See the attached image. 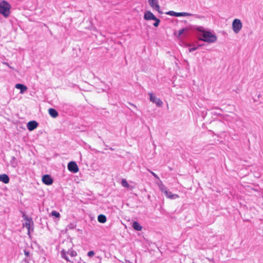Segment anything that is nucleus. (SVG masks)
<instances>
[{
  "instance_id": "nucleus-24",
  "label": "nucleus",
  "mask_w": 263,
  "mask_h": 263,
  "mask_svg": "<svg viewBox=\"0 0 263 263\" xmlns=\"http://www.w3.org/2000/svg\"><path fill=\"white\" fill-rule=\"evenodd\" d=\"M24 254L27 257L29 256V252L26 250H24Z\"/></svg>"
},
{
  "instance_id": "nucleus-8",
  "label": "nucleus",
  "mask_w": 263,
  "mask_h": 263,
  "mask_svg": "<svg viewBox=\"0 0 263 263\" xmlns=\"http://www.w3.org/2000/svg\"><path fill=\"white\" fill-rule=\"evenodd\" d=\"M166 14L170 15V16H173L176 17H179V16H193L194 14L188 13V12H176L174 11H170L167 12H166Z\"/></svg>"
},
{
  "instance_id": "nucleus-21",
  "label": "nucleus",
  "mask_w": 263,
  "mask_h": 263,
  "mask_svg": "<svg viewBox=\"0 0 263 263\" xmlns=\"http://www.w3.org/2000/svg\"><path fill=\"white\" fill-rule=\"evenodd\" d=\"M51 214L52 216H55L58 218L60 217V213L55 211H52L51 213Z\"/></svg>"
},
{
  "instance_id": "nucleus-9",
  "label": "nucleus",
  "mask_w": 263,
  "mask_h": 263,
  "mask_svg": "<svg viewBox=\"0 0 263 263\" xmlns=\"http://www.w3.org/2000/svg\"><path fill=\"white\" fill-rule=\"evenodd\" d=\"M149 96L150 101L153 103L155 104L158 107H161L163 105V102L158 98H157L153 93H149L148 94Z\"/></svg>"
},
{
  "instance_id": "nucleus-3",
  "label": "nucleus",
  "mask_w": 263,
  "mask_h": 263,
  "mask_svg": "<svg viewBox=\"0 0 263 263\" xmlns=\"http://www.w3.org/2000/svg\"><path fill=\"white\" fill-rule=\"evenodd\" d=\"M143 18L147 21H154L155 22L153 24V25L155 27H157L159 26L160 22V20L157 17H156L155 16V15L151 11L149 10H146L144 12Z\"/></svg>"
},
{
  "instance_id": "nucleus-15",
  "label": "nucleus",
  "mask_w": 263,
  "mask_h": 263,
  "mask_svg": "<svg viewBox=\"0 0 263 263\" xmlns=\"http://www.w3.org/2000/svg\"><path fill=\"white\" fill-rule=\"evenodd\" d=\"M0 181L5 184H7L9 182V177L5 174L0 175Z\"/></svg>"
},
{
  "instance_id": "nucleus-14",
  "label": "nucleus",
  "mask_w": 263,
  "mask_h": 263,
  "mask_svg": "<svg viewBox=\"0 0 263 263\" xmlns=\"http://www.w3.org/2000/svg\"><path fill=\"white\" fill-rule=\"evenodd\" d=\"M15 87L16 89L20 90V93L21 94L24 93L27 90V87L25 85L22 84H16L15 85Z\"/></svg>"
},
{
  "instance_id": "nucleus-16",
  "label": "nucleus",
  "mask_w": 263,
  "mask_h": 263,
  "mask_svg": "<svg viewBox=\"0 0 263 263\" xmlns=\"http://www.w3.org/2000/svg\"><path fill=\"white\" fill-rule=\"evenodd\" d=\"M48 112L50 116L53 118H55L58 116V112L53 108L49 109Z\"/></svg>"
},
{
  "instance_id": "nucleus-19",
  "label": "nucleus",
  "mask_w": 263,
  "mask_h": 263,
  "mask_svg": "<svg viewBox=\"0 0 263 263\" xmlns=\"http://www.w3.org/2000/svg\"><path fill=\"white\" fill-rule=\"evenodd\" d=\"M121 184L123 186L128 188L129 187V185L127 181L125 179H123L121 180Z\"/></svg>"
},
{
  "instance_id": "nucleus-12",
  "label": "nucleus",
  "mask_w": 263,
  "mask_h": 263,
  "mask_svg": "<svg viewBox=\"0 0 263 263\" xmlns=\"http://www.w3.org/2000/svg\"><path fill=\"white\" fill-rule=\"evenodd\" d=\"M42 182L46 185H50L53 183V179L49 175L43 176L42 178Z\"/></svg>"
},
{
  "instance_id": "nucleus-4",
  "label": "nucleus",
  "mask_w": 263,
  "mask_h": 263,
  "mask_svg": "<svg viewBox=\"0 0 263 263\" xmlns=\"http://www.w3.org/2000/svg\"><path fill=\"white\" fill-rule=\"evenodd\" d=\"M158 186L160 190L163 193L165 194V196L171 199H176L179 198V196L177 194H173L171 192L168 191L164 185L160 182L158 184Z\"/></svg>"
},
{
  "instance_id": "nucleus-22",
  "label": "nucleus",
  "mask_w": 263,
  "mask_h": 263,
  "mask_svg": "<svg viewBox=\"0 0 263 263\" xmlns=\"http://www.w3.org/2000/svg\"><path fill=\"white\" fill-rule=\"evenodd\" d=\"M94 255H95V252L93 251H90L87 253V256L89 257H91L93 256Z\"/></svg>"
},
{
  "instance_id": "nucleus-6",
  "label": "nucleus",
  "mask_w": 263,
  "mask_h": 263,
  "mask_svg": "<svg viewBox=\"0 0 263 263\" xmlns=\"http://www.w3.org/2000/svg\"><path fill=\"white\" fill-rule=\"evenodd\" d=\"M61 254L62 258L68 261H70V260L67 256V254H69L71 257H75L77 255V253L76 251L72 249L69 250L68 251H66L63 249L61 251Z\"/></svg>"
},
{
  "instance_id": "nucleus-1",
  "label": "nucleus",
  "mask_w": 263,
  "mask_h": 263,
  "mask_svg": "<svg viewBox=\"0 0 263 263\" xmlns=\"http://www.w3.org/2000/svg\"><path fill=\"white\" fill-rule=\"evenodd\" d=\"M198 33V39L209 44L214 43L217 41V35L212 31L205 29L201 26L196 28Z\"/></svg>"
},
{
  "instance_id": "nucleus-5",
  "label": "nucleus",
  "mask_w": 263,
  "mask_h": 263,
  "mask_svg": "<svg viewBox=\"0 0 263 263\" xmlns=\"http://www.w3.org/2000/svg\"><path fill=\"white\" fill-rule=\"evenodd\" d=\"M232 28L233 31L235 34L239 33L242 28V23L241 20L238 18L234 19L232 23Z\"/></svg>"
},
{
  "instance_id": "nucleus-13",
  "label": "nucleus",
  "mask_w": 263,
  "mask_h": 263,
  "mask_svg": "<svg viewBox=\"0 0 263 263\" xmlns=\"http://www.w3.org/2000/svg\"><path fill=\"white\" fill-rule=\"evenodd\" d=\"M38 126V123L35 121L29 122L27 124V127L29 131H32L35 129Z\"/></svg>"
},
{
  "instance_id": "nucleus-18",
  "label": "nucleus",
  "mask_w": 263,
  "mask_h": 263,
  "mask_svg": "<svg viewBox=\"0 0 263 263\" xmlns=\"http://www.w3.org/2000/svg\"><path fill=\"white\" fill-rule=\"evenodd\" d=\"M133 227L137 231H141L142 230V227L138 222H134L133 224Z\"/></svg>"
},
{
  "instance_id": "nucleus-20",
  "label": "nucleus",
  "mask_w": 263,
  "mask_h": 263,
  "mask_svg": "<svg viewBox=\"0 0 263 263\" xmlns=\"http://www.w3.org/2000/svg\"><path fill=\"white\" fill-rule=\"evenodd\" d=\"M187 30V28H183V29H181L180 30H179L178 31V37H180L182 34L186 31Z\"/></svg>"
},
{
  "instance_id": "nucleus-11",
  "label": "nucleus",
  "mask_w": 263,
  "mask_h": 263,
  "mask_svg": "<svg viewBox=\"0 0 263 263\" xmlns=\"http://www.w3.org/2000/svg\"><path fill=\"white\" fill-rule=\"evenodd\" d=\"M148 3L153 10L160 12V7L158 0H148Z\"/></svg>"
},
{
  "instance_id": "nucleus-26",
  "label": "nucleus",
  "mask_w": 263,
  "mask_h": 263,
  "mask_svg": "<svg viewBox=\"0 0 263 263\" xmlns=\"http://www.w3.org/2000/svg\"><path fill=\"white\" fill-rule=\"evenodd\" d=\"M25 262H27V263H28V262H29V260H28V259H25Z\"/></svg>"
},
{
  "instance_id": "nucleus-7",
  "label": "nucleus",
  "mask_w": 263,
  "mask_h": 263,
  "mask_svg": "<svg viewBox=\"0 0 263 263\" xmlns=\"http://www.w3.org/2000/svg\"><path fill=\"white\" fill-rule=\"evenodd\" d=\"M32 225H33V221L31 219H30L26 216H24L23 226L24 227H26L27 229L28 234L29 235L30 233V231L33 230L31 227Z\"/></svg>"
},
{
  "instance_id": "nucleus-23",
  "label": "nucleus",
  "mask_w": 263,
  "mask_h": 263,
  "mask_svg": "<svg viewBox=\"0 0 263 263\" xmlns=\"http://www.w3.org/2000/svg\"><path fill=\"white\" fill-rule=\"evenodd\" d=\"M198 49V47L197 46H194L192 48H190L189 49V51L190 52H192L196 50H197Z\"/></svg>"
},
{
  "instance_id": "nucleus-25",
  "label": "nucleus",
  "mask_w": 263,
  "mask_h": 263,
  "mask_svg": "<svg viewBox=\"0 0 263 263\" xmlns=\"http://www.w3.org/2000/svg\"><path fill=\"white\" fill-rule=\"evenodd\" d=\"M151 173L155 178L159 179L158 176L155 173L151 172Z\"/></svg>"
},
{
  "instance_id": "nucleus-2",
  "label": "nucleus",
  "mask_w": 263,
  "mask_h": 263,
  "mask_svg": "<svg viewBox=\"0 0 263 263\" xmlns=\"http://www.w3.org/2000/svg\"><path fill=\"white\" fill-rule=\"evenodd\" d=\"M11 8V6L8 2L5 1L0 2V14L5 17H8L10 15Z\"/></svg>"
},
{
  "instance_id": "nucleus-17",
  "label": "nucleus",
  "mask_w": 263,
  "mask_h": 263,
  "mask_svg": "<svg viewBox=\"0 0 263 263\" xmlns=\"http://www.w3.org/2000/svg\"><path fill=\"white\" fill-rule=\"evenodd\" d=\"M98 220L99 222L104 223L106 221V217L104 215H99L98 217Z\"/></svg>"
},
{
  "instance_id": "nucleus-27",
  "label": "nucleus",
  "mask_w": 263,
  "mask_h": 263,
  "mask_svg": "<svg viewBox=\"0 0 263 263\" xmlns=\"http://www.w3.org/2000/svg\"><path fill=\"white\" fill-rule=\"evenodd\" d=\"M191 46V45L190 44H187L186 45V46L187 47H190Z\"/></svg>"
},
{
  "instance_id": "nucleus-10",
  "label": "nucleus",
  "mask_w": 263,
  "mask_h": 263,
  "mask_svg": "<svg viewBox=\"0 0 263 263\" xmlns=\"http://www.w3.org/2000/svg\"><path fill=\"white\" fill-rule=\"evenodd\" d=\"M67 168L69 171L73 173H76L79 172V167L74 161H70L68 163Z\"/></svg>"
}]
</instances>
